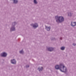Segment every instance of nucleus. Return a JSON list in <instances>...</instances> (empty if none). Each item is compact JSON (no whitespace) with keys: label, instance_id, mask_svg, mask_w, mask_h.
<instances>
[{"label":"nucleus","instance_id":"obj_4","mask_svg":"<svg viewBox=\"0 0 76 76\" xmlns=\"http://www.w3.org/2000/svg\"><path fill=\"white\" fill-rule=\"evenodd\" d=\"M11 63L12 64H16V61L15 59H13L11 61Z\"/></svg>","mask_w":76,"mask_h":76},{"label":"nucleus","instance_id":"obj_11","mask_svg":"<svg viewBox=\"0 0 76 76\" xmlns=\"http://www.w3.org/2000/svg\"><path fill=\"white\" fill-rule=\"evenodd\" d=\"M64 48H65L64 47H62L61 48V49L62 50H64Z\"/></svg>","mask_w":76,"mask_h":76},{"label":"nucleus","instance_id":"obj_13","mask_svg":"<svg viewBox=\"0 0 76 76\" xmlns=\"http://www.w3.org/2000/svg\"><path fill=\"white\" fill-rule=\"evenodd\" d=\"M72 14L71 13H69L68 14V15L69 16H71Z\"/></svg>","mask_w":76,"mask_h":76},{"label":"nucleus","instance_id":"obj_20","mask_svg":"<svg viewBox=\"0 0 76 76\" xmlns=\"http://www.w3.org/2000/svg\"><path fill=\"white\" fill-rule=\"evenodd\" d=\"M39 68H38V70H39Z\"/></svg>","mask_w":76,"mask_h":76},{"label":"nucleus","instance_id":"obj_6","mask_svg":"<svg viewBox=\"0 0 76 76\" xmlns=\"http://www.w3.org/2000/svg\"><path fill=\"white\" fill-rule=\"evenodd\" d=\"M54 50V49L52 48H48V51H53Z\"/></svg>","mask_w":76,"mask_h":76},{"label":"nucleus","instance_id":"obj_7","mask_svg":"<svg viewBox=\"0 0 76 76\" xmlns=\"http://www.w3.org/2000/svg\"><path fill=\"white\" fill-rule=\"evenodd\" d=\"M38 24L37 23H35L34 25H33V27L34 28H37V27L38 26Z\"/></svg>","mask_w":76,"mask_h":76},{"label":"nucleus","instance_id":"obj_15","mask_svg":"<svg viewBox=\"0 0 76 76\" xmlns=\"http://www.w3.org/2000/svg\"><path fill=\"white\" fill-rule=\"evenodd\" d=\"M42 67H41V69H39V71H42Z\"/></svg>","mask_w":76,"mask_h":76},{"label":"nucleus","instance_id":"obj_18","mask_svg":"<svg viewBox=\"0 0 76 76\" xmlns=\"http://www.w3.org/2000/svg\"><path fill=\"white\" fill-rule=\"evenodd\" d=\"M73 45L75 46V45H76V44H75V43H73Z\"/></svg>","mask_w":76,"mask_h":76},{"label":"nucleus","instance_id":"obj_8","mask_svg":"<svg viewBox=\"0 0 76 76\" xmlns=\"http://www.w3.org/2000/svg\"><path fill=\"white\" fill-rule=\"evenodd\" d=\"M46 29L48 31H50V27H48L47 26L46 27Z\"/></svg>","mask_w":76,"mask_h":76},{"label":"nucleus","instance_id":"obj_19","mask_svg":"<svg viewBox=\"0 0 76 76\" xmlns=\"http://www.w3.org/2000/svg\"><path fill=\"white\" fill-rule=\"evenodd\" d=\"M60 39H62V38H60Z\"/></svg>","mask_w":76,"mask_h":76},{"label":"nucleus","instance_id":"obj_2","mask_svg":"<svg viewBox=\"0 0 76 76\" xmlns=\"http://www.w3.org/2000/svg\"><path fill=\"white\" fill-rule=\"evenodd\" d=\"M55 18L56 19L57 22H62L64 21V18L63 17H58V16H56Z\"/></svg>","mask_w":76,"mask_h":76},{"label":"nucleus","instance_id":"obj_5","mask_svg":"<svg viewBox=\"0 0 76 76\" xmlns=\"http://www.w3.org/2000/svg\"><path fill=\"white\" fill-rule=\"evenodd\" d=\"M76 25V22H72L71 23V26H75Z\"/></svg>","mask_w":76,"mask_h":76},{"label":"nucleus","instance_id":"obj_14","mask_svg":"<svg viewBox=\"0 0 76 76\" xmlns=\"http://www.w3.org/2000/svg\"><path fill=\"white\" fill-rule=\"evenodd\" d=\"M34 3L35 4H37V1H36V0H34Z\"/></svg>","mask_w":76,"mask_h":76},{"label":"nucleus","instance_id":"obj_12","mask_svg":"<svg viewBox=\"0 0 76 76\" xmlns=\"http://www.w3.org/2000/svg\"><path fill=\"white\" fill-rule=\"evenodd\" d=\"M20 54H23V50H22L20 51Z\"/></svg>","mask_w":76,"mask_h":76},{"label":"nucleus","instance_id":"obj_9","mask_svg":"<svg viewBox=\"0 0 76 76\" xmlns=\"http://www.w3.org/2000/svg\"><path fill=\"white\" fill-rule=\"evenodd\" d=\"M15 28L14 27H12L10 29L11 31H15Z\"/></svg>","mask_w":76,"mask_h":76},{"label":"nucleus","instance_id":"obj_17","mask_svg":"<svg viewBox=\"0 0 76 76\" xmlns=\"http://www.w3.org/2000/svg\"><path fill=\"white\" fill-rule=\"evenodd\" d=\"M16 23L14 22L13 23L12 25H13V24H14L15 25V24Z\"/></svg>","mask_w":76,"mask_h":76},{"label":"nucleus","instance_id":"obj_1","mask_svg":"<svg viewBox=\"0 0 76 76\" xmlns=\"http://www.w3.org/2000/svg\"><path fill=\"white\" fill-rule=\"evenodd\" d=\"M55 69H59L60 70L63 72H66L67 70L66 67L63 65H61L60 66L58 65H56L55 66Z\"/></svg>","mask_w":76,"mask_h":76},{"label":"nucleus","instance_id":"obj_10","mask_svg":"<svg viewBox=\"0 0 76 76\" xmlns=\"http://www.w3.org/2000/svg\"><path fill=\"white\" fill-rule=\"evenodd\" d=\"M18 1L16 0H14V3H17Z\"/></svg>","mask_w":76,"mask_h":76},{"label":"nucleus","instance_id":"obj_16","mask_svg":"<svg viewBox=\"0 0 76 76\" xmlns=\"http://www.w3.org/2000/svg\"><path fill=\"white\" fill-rule=\"evenodd\" d=\"M29 67V66L28 65L26 66V67Z\"/></svg>","mask_w":76,"mask_h":76},{"label":"nucleus","instance_id":"obj_3","mask_svg":"<svg viewBox=\"0 0 76 76\" xmlns=\"http://www.w3.org/2000/svg\"><path fill=\"white\" fill-rule=\"evenodd\" d=\"M1 56L2 57H6L7 56V53L4 52V53H2L1 54Z\"/></svg>","mask_w":76,"mask_h":76}]
</instances>
